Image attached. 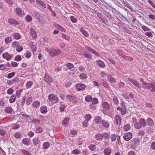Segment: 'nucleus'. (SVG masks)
Listing matches in <instances>:
<instances>
[{
  "label": "nucleus",
  "instance_id": "nucleus-1",
  "mask_svg": "<svg viewBox=\"0 0 155 155\" xmlns=\"http://www.w3.org/2000/svg\"><path fill=\"white\" fill-rule=\"evenodd\" d=\"M142 82V87L144 89H150L152 92L155 91V84L151 83H147L143 78L140 79Z\"/></svg>",
  "mask_w": 155,
  "mask_h": 155
},
{
  "label": "nucleus",
  "instance_id": "nucleus-2",
  "mask_svg": "<svg viewBox=\"0 0 155 155\" xmlns=\"http://www.w3.org/2000/svg\"><path fill=\"white\" fill-rule=\"evenodd\" d=\"M66 97L67 100L73 104H75L78 102V99L74 95L68 94L67 95Z\"/></svg>",
  "mask_w": 155,
  "mask_h": 155
},
{
  "label": "nucleus",
  "instance_id": "nucleus-3",
  "mask_svg": "<svg viewBox=\"0 0 155 155\" xmlns=\"http://www.w3.org/2000/svg\"><path fill=\"white\" fill-rule=\"evenodd\" d=\"M50 56L51 57H53L55 55H58L60 51L59 50L57 51L56 49L53 48H51L48 50Z\"/></svg>",
  "mask_w": 155,
  "mask_h": 155
},
{
  "label": "nucleus",
  "instance_id": "nucleus-4",
  "mask_svg": "<svg viewBox=\"0 0 155 155\" xmlns=\"http://www.w3.org/2000/svg\"><path fill=\"white\" fill-rule=\"evenodd\" d=\"M48 97L49 100L51 101H54L56 103L59 102V99L58 97L53 94H49Z\"/></svg>",
  "mask_w": 155,
  "mask_h": 155
},
{
  "label": "nucleus",
  "instance_id": "nucleus-5",
  "mask_svg": "<svg viewBox=\"0 0 155 155\" xmlns=\"http://www.w3.org/2000/svg\"><path fill=\"white\" fill-rule=\"evenodd\" d=\"M44 80L48 84H50L53 82V80L51 77L46 73L45 74Z\"/></svg>",
  "mask_w": 155,
  "mask_h": 155
},
{
  "label": "nucleus",
  "instance_id": "nucleus-6",
  "mask_svg": "<svg viewBox=\"0 0 155 155\" xmlns=\"http://www.w3.org/2000/svg\"><path fill=\"white\" fill-rule=\"evenodd\" d=\"M16 14L20 17H23L25 15L24 11H22L21 8H17L15 10Z\"/></svg>",
  "mask_w": 155,
  "mask_h": 155
},
{
  "label": "nucleus",
  "instance_id": "nucleus-7",
  "mask_svg": "<svg viewBox=\"0 0 155 155\" xmlns=\"http://www.w3.org/2000/svg\"><path fill=\"white\" fill-rule=\"evenodd\" d=\"M128 80L130 82L132 83L134 85L140 89H141V87L140 86L139 84L137 81L130 78H128Z\"/></svg>",
  "mask_w": 155,
  "mask_h": 155
},
{
  "label": "nucleus",
  "instance_id": "nucleus-8",
  "mask_svg": "<svg viewBox=\"0 0 155 155\" xmlns=\"http://www.w3.org/2000/svg\"><path fill=\"white\" fill-rule=\"evenodd\" d=\"M132 134L131 132H128L124 135L123 138L125 140L128 141L132 138Z\"/></svg>",
  "mask_w": 155,
  "mask_h": 155
},
{
  "label": "nucleus",
  "instance_id": "nucleus-9",
  "mask_svg": "<svg viewBox=\"0 0 155 155\" xmlns=\"http://www.w3.org/2000/svg\"><path fill=\"white\" fill-rule=\"evenodd\" d=\"M117 109L118 110H119L122 115L125 114L127 112V110L125 106H123L122 107H117Z\"/></svg>",
  "mask_w": 155,
  "mask_h": 155
},
{
  "label": "nucleus",
  "instance_id": "nucleus-10",
  "mask_svg": "<svg viewBox=\"0 0 155 155\" xmlns=\"http://www.w3.org/2000/svg\"><path fill=\"white\" fill-rule=\"evenodd\" d=\"M75 87L77 90L78 91H80L81 90H84L86 86L84 84L79 83L75 85Z\"/></svg>",
  "mask_w": 155,
  "mask_h": 155
},
{
  "label": "nucleus",
  "instance_id": "nucleus-11",
  "mask_svg": "<svg viewBox=\"0 0 155 155\" xmlns=\"http://www.w3.org/2000/svg\"><path fill=\"white\" fill-rule=\"evenodd\" d=\"M12 54H9L8 52L4 53L2 54V56L3 58L5 59L7 61H9L12 58Z\"/></svg>",
  "mask_w": 155,
  "mask_h": 155
},
{
  "label": "nucleus",
  "instance_id": "nucleus-12",
  "mask_svg": "<svg viewBox=\"0 0 155 155\" xmlns=\"http://www.w3.org/2000/svg\"><path fill=\"white\" fill-rule=\"evenodd\" d=\"M85 48L91 53L95 55L96 56H97V57H98L99 56V54L96 51H94L91 47L86 46L85 47Z\"/></svg>",
  "mask_w": 155,
  "mask_h": 155
},
{
  "label": "nucleus",
  "instance_id": "nucleus-13",
  "mask_svg": "<svg viewBox=\"0 0 155 155\" xmlns=\"http://www.w3.org/2000/svg\"><path fill=\"white\" fill-rule=\"evenodd\" d=\"M102 107L105 110H108L110 109L109 104L106 101L103 102L102 103Z\"/></svg>",
  "mask_w": 155,
  "mask_h": 155
},
{
  "label": "nucleus",
  "instance_id": "nucleus-14",
  "mask_svg": "<svg viewBox=\"0 0 155 155\" xmlns=\"http://www.w3.org/2000/svg\"><path fill=\"white\" fill-rule=\"evenodd\" d=\"M23 144L26 146H29L31 143L30 140L27 138H25L22 140Z\"/></svg>",
  "mask_w": 155,
  "mask_h": 155
},
{
  "label": "nucleus",
  "instance_id": "nucleus-15",
  "mask_svg": "<svg viewBox=\"0 0 155 155\" xmlns=\"http://www.w3.org/2000/svg\"><path fill=\"white\" fill-rule=\"evenodd\" d=\"M82 55L85 58H88L89 59H91L92 57V55L87 51L83 52L82 53Z\"/></svg>",
  "mask_w": 155,
  "mask_h": 155
},
{
  "label": "nucleus",
  "instance_id": "nucleus-16",
  "mask_svg": "<svg viewBox=\"0 0 155 155\" xmlns=\"http://www.w3.org/2000/svg\"><path fill=\"white\" fill-rule=\"evenodd\" d=\"M30 33L33 39H35L37 37V35L36 31L32 28L30 29Z\"/></svg>",
  "mask_w": 155,
  "mask_h": 155
},
{
  "label": "nucleus",
  "instance_id": "nucleus-17",
  "mask_svg": "<svg viewBox=\"0 0 155 155\" xmlns=\"http://www.w3.org/2000/svg\"><path fill=\"white\" fill-rule=\"evenodd\" d=\"M146 123L148 126L151 127L153 126L154 124L153 120L150 117H148L147 119Z\"/></svg>",
  "mask_w": 155,
  "mask_h": 155
},
{
  "label": "nucleus",
  "instance_id": "nucleus-18",
  "mask_svg": "<svg viewBox=\"0 0 155 155\" xmlns=\"http://www.w3.org/2000/svg\"><path fill=\"white\" fill-rule=\"evenodd\" d=\"M116 51L117 53L119 56L124 58L125 59H127L128 60H130V59L131 58L123 54L122 52L120 50L117 49V50Z\"/></svg>",
  "mask_w": 155,
  "mask_h": 155
},
{
  "label": "nucleus",
  "instance_id": "nucleus-19",
  "mask_svg": "<svg viewBox=\"0 0 155 155\" xmlns=\"http://www.w3.org/2000/svg\"><path fill=\"white\" fill-rule=\"evenodd\" d=\"M41 141V140L38 137H34L32 140V142L34 146H36L39 144Z\"/></svg>",
  "mask_w": 155,
  "mask_h": 155
},
{
  "label": "nucleus",
  "instance_id": "nucleus-20",
  "mask_svg": "<svg viewBox=\"0 0 155 155\" xmlns=\"http://www.w3.org/2000/svg\"><path fill=\"white\" fill-rule=\"evenodd\" d=\"M54 26L58 30H60L63 32H65L66 31V29L63 28L61 26L57 24H54Z\"/></svg>",
  "mask_w": 155,
  "mask_h": 155
},
{
  "label": "nucleus",
  "instance_id": "nucleus-21",
  "mask_svg": "<svg viewBox=\"0 0 155 155\" xmlns=\"http://www.w3.org/2000/svg\"><path fill=\"white\" fill-rule=\"evenodd\" d=\"M96 62L97 65L100 67L104 68L105 66V64L104 62L100 60H97Z\"/></svg>",
  "mask_w": 155,
  "mask_h": 155
},
{
  "label": "nucleus",
  "instance_id": "nucleus-22",
  "mask_svg": "<svg viewBox=\"0 0 155 155\" xmlns=\"http://www.w3.org/2000/svg\"><path fill=\"white\" fill-rule=\"evenodd\" d=\"M40 112L43 114H45L48 111L47 107L46 106H41L40 108Z\"/></svg>",
  "mask_w": 155,
  "mask_h": 155
},
{
  "label": "nucleus",
  "instance_id": "nucleus-23",
  "mask_svg": "<svg viewBox=\"0 0 155 155\" xmlns=\"http://www.w3.org/2000/svg\"><path fill=\"white\" fill-rule=\"evenodd\" d=\"M114 120L117 125L120 126L121 124V119L120 117L118 115L115 116Z\"/></svg>",
  "mask_w": 155,
  "mask_h": 155
},
{
  "label": "nucleus",
  "instance_id": "nucleus-24",
  "mask_svg": "<svg viewBox=\"0 0 155 155\" xmlns=\"http://www.w3.org/2000/svg\"><path fill=\"white\" fill-rule=\"evenodd\" d=\"M107 80L109 81L113 84L116 82V79L112 77L110 74L107 77Z\"/></svg>",
  "mask_w": 155,
  "mask_h": 155
},
{
  "label": "nucleus",
  "instance_id": "nucleus-25",
  "mask_svg": "<svg viewBox=\"0 0 155 155\" xmlns=\"http://www.w3.org/2000/svg\"><path fill=\"white\" fill-rule=\"evenodd\" d=\"M8 21L10 24L18 25L19 24L15 20L12 18H10L8 19Z\"/></svg>",
  "mask_w": 155,
  "mask_h": 155
},
{
  "label": "nucleus",
  "instance_id": "nucleus-26",
  "mask_svg": "<svg viewBox=\"0 0 155 155\" xmlns=\"http://www.w3.org/2000/svg\"><path fill=\"white\" fill-rule=\"evenodd\" d=\"M40 105V102L38 101H35L32 104V106L35 108H39Z\"/></svg>",
  "mask_w": 155,
  "mask_h": 155
},
{
  "label": "nucleus",
  "instance_id": "nucleus-27",
  "mask_svg": "<svg viewBox=\"0 0 155 155\" xmlns=\"http://www.w3.org/2000/svg\"><path fill=\"white\" fill-rule=\"evenodd\" d=\"M94 138L98 141L101 140L103 138L102 134H97L95 135Z\"/></svg>",
  "mask_w": 155,
  "mask_h": 155
},
{
  "label": "nucleus",
  "instance_id": "nucleus-28",
  "mask_svg": "<svg viewBox=\"0 0 155 155\" xmlns=\"http://www.w3.org/2000/svg\"><path fill=\"white\" fill-rule=\"evenodd\" d=\"M139 123L140 124L142 127H145L147 123L145 120L143 118H141L140 119Z\"/></svg>",
  "mask_w": 155,
  "mask_h": 155
},
{
  "label": "nucleus",
  "instance_id": "nucleus-29",
  "mask_svg": "<svg viewBox=\"0 0 155 155\" xmlns=\"http://www.w3.org/2000/svg\"><path fill=\"white\" fill-rule=\"evenodd\" d=\"M19 151L23 155H32L28 151L23 149H20Z\"/></svg>",
  "mask_w": 155,
  "mask_h": 155
},
{
  "label": "nucleus",
  "instance_id": "nucleus-30",
  "mask_svg": "<svg viewBox=\"0 0 155 155\" xmlns=\"http://www.w3.org/2000/svg\"><path fill=\"white\" fill-rule=\"evenodd\" d=\"M101 124L103 126L106 128H108L109 126V124L108 122L105 120H102L101 122Z\"/></svg>",
  "mask_w": 155,
  "mask_h": 155
},
{
  "label": "nucleus",
  "instance_id": "nucleus-31",
  "mask_svg": "<svg viewBox=\"0 0 155 155\" xmlns=\"http://www.w3.org/2000/svg\"><path fill=\"white\" fill-rule=\"evenodd\" d=\"M112 97H113L112 101L113 103L115 104H117L119 103V101L117 97L114 95Z\"/></svg>",
  "mask_w": 155,
  "mask_h": 155
},
{
  "label": "nucleus",
  "instance_id": "nucleus-32",
  "mask_svg": "<svg viewBox=\"0 0 155 155\" xmlns=\"http://www.w3.org/2000/svg\"><path fill=\"white\" fill-rule=\"evenodd\" d=\"M33 82L32 81H28L26 84L27 89L30 88L33 85Z\"/></svg>",
  "mask_w": 155,
  "mask_h": 155
},
{
  "label": "nucleus",
  "instance_id": "nucleus-33",
  "mask_svg": "<svg viewBox=\"0 0 155 155\" xmlns=\"http://www.w3.org/2000/svg\"><path fill=\"white\" fill-rule=\"evenodd\" d=\"M13 110V109L12 108L10 107H7L5 109V112L9 114L12 113Z\"/></svg>",
  "mask_w": 155,
  "mask_h": 155
},
{
  "label": "nucleus",
  "instance_id": "nucleus-34",
  "mask_svg": "<svg viewBox=\"0 0 155 155\" xmlns=\"http://www.w3.org/2000/svg\"><path fill=\"white\" fill-rule=\"evenodd\" d=\"M16 99V95L15 94H12L10 98L9 101L10 103L14 102Z\"/></svg>",
  "mask_w": 155,
  "mask_h": 155
},
{
  "label": "nucleus",
  "instance_id": "nucleus-35",
  "mask_svg": "<svg viewBox=\"0 0 155 155\" xmlns=\"http://www.w3.org/2000/svg\"><path fill=\"white\" fill-rule=\"evenodd\" d=\"M101 117L99 116H98L95 117L94 121L96 124H98L101 122Z\"/></svg>",
  "mask_w": 155,
  "mask_h": 155
},
{
  "label": "nucleus",
  "instance_id": "nucleus-36",
  "mask_svg": "<svg viewBox=\"0 0 155 155\" xmlns=\"http://www.w3.org/2000/svg\"><path fill=\"white\" fill-rule=\"evenodd\" d=\"M36 2L38 4L44 8H46V5L42 1L40 0H36Z\"/></svg>",
  "mask_w": 155,
  "mask_h": 155
},
{
  "label": "nucleus",
  "instance_id": "nucleus-37",
  "mask_svg": "<svg viewBox=\"0 0 155 155\" xmlns=\"http://www.w3.org/2000/svg\"><path fill=\"white\" fill-rule=\"evenodd\" d=\"M104 152L105 155H109L111 153V151L109 149L106 148L104 149Z\"/></svg>",
  "mask_w": 155,
  "mask_h": 155
},
{
  "label": "nucleus",
  "instance_id": "nucleus-38",
  "mask_svg": "<svg viewBox=\"0 0 155 155\" xmlns=\"http://www.w3.org/2000/svg\"><path fill=\"white\" fill-rule=\"evenodd\" d=\"M50 146L49 143L48 142H45L44 143L43 145V147L44 149H48Z\"/></svg>",
  "mask_w": 155,
  "mask_h": 155
},
{
  "label": "nucleus",
  "instance_id": "nucleus-39",
  "mask_svg": "<svg viewBox=\"0 0 155 155\" xmlns=\"http://www.w3.org/2000/svg\"><path fill=\"white\" fill-rule=\"evenodd\" d=\"M140 25L142 29L144 31H150L151 30L150 28H148L146 26H145L143 25L142 24H140Z\"/></svg>",
  "mask_w": 155,
  "mask_h": 155
},
{
  "label": "nucleus",
  "instance_id": "nucleus-40",
  "mask_svg": "<svg viewBox=\"0 0 155 155\" xmlns=\"http://www.w3.org/2000/svg\"><path fill=\"white\" fill-rule=\"evenodd\" d=\"M92 97L90 95H87L85 97V101L87 102H90L92 101Z\"/></svg>",
  "mask_w": 155,
  "mask_h": 155
},
{
  "label": "nucleus",
  "instance_id": "nucleus-41",
  "mask_svg": "<svg viewBox=\"0 0 155 155\" xmlns=\"http://www.w3.org/2000/svg\"><path fill=\"white\" fill-rule=\"evenodd\" d=\"M35 131L37 133H41L43 131V129L41 127H37L35 130Z\"/></svg>",
  "mask_w": 155,
  "mask_h": 155
},
{
  "label": "nucleus",
  "instance_id": "nucleus-42",
  "mask_svg": "<svg viewBox=\"0 0 155 155\" xmlns=\"http://www.w3.org/2000/svg\"><path fill=\"white\" fill-rule=\"evenodd\" d=\"M12 38L10 37H6L5 40V42L6 44H9L12 41Z\"/></svg>",
  "mask_w": 155,
  "mask_h": 155
},
{
  "label": "nucleus",
  "instance_id": "nucleus-43",
  "mask_svg": "<svg viewBox=\"0 0 155 155\" xmlns=\"http://www.w3.org/2000/svg\"><path fill=\"white\" fill-rule=\"evenodd\" d=\"M102 134L103 138L104 139L109 138L110 137V134L104 132Z\"/></svg>",
  "mask_w": 155,
  "mask_h": 155
},
{
  "label": "nucleus",
  "instance_id": "nucleus-44",
  "mask_svg": "<svg viewBox=\"0 0 155 155\" xmlns=\"http://www.w3.org/2000/svg\"><path fill=\"white\" fill-rule=\"evenodd\" d=\"M22 91V89H19L17 90L16 92V95L18 97H19L21 95V93Z\"/></svg>",
  "mask_w": 155,
  "mask_h": 155
},
{
  "label": "nucleus",
  "instance_id": "nucleus-45",
  "mask_svg": "<svg viewBox=\"0 0 155 155\" xmlns=\"http://www.w3.org/2000/svg\"><path fill=\"white\" fill-rule=\"evenodd\" d=\"M85 120L89 121L90 120L91 118V116L89 114H86L84 117Z\"/></svg>",
  "mask_w": 155,
  "mask_h": 155
},
{
  "label": "nucleus",
  "instance_id": "nucleus-46",
  "mask_svg": "<svg viewBox=\"0 0 155 155\" xmlns=\"http://www.w3.org/2000/svg\"><path fill=\"white\" fill-rule=\"evenodd\" d=\"M13 37L15 39L18 40L21 38V35L17 33L13 35Z\"/></svg>",
  "mask_w": 155,
  "mask_h": 155
},
{
  "label": "nucleus",
  "instance_id": "nucleus-47",
  "mask_svg": "<svg viewBox=\"0 0 155 155\" xmlns=\"http://www.w3.org/2000/svg\"><path fill=\"white\" fill-rule=\"evenodd\" d=\"M15 74L14 72L9 73L7 75V76L6 77L8 79H10L15 75Z\"/></svg>",
  "mask_w": 155,
  "mask_h": 155
},
{
  "label": "nucleus",
  "instance_id": "nucleus-48",
  "mask_svg": "<svg viewBox=\"0 0 155 155\" xmlns=\"http://www.w3.org/2000/svg\"><path fill=\"white\" fill-rule=\"evenodd\" d=\"M25 19L28 22H31L32 20L31 16L29 15H27L26 16Z\"/></svg>",
  "mask_w": 155,
  "mask_h": 155
},
{
  "label": "nucleus",
  "instance_id": "nucleus-49",
  "mask_svg": "<svg viewBox=\"0 0 155 155\" xmlns=\"http://www.w3.org/2000/svg\"><path fill=\"white\" fill-rule=\"evenodd\" d=\"M130 128V126L128 124H125L124 127L123 129L124 130L127 131Z\"/></svg>",
  "mask_w": 155,
  "mask_h": 155
},
{
  "label": "nucleus",
  "instance_id": "nucleus-50",
  "mask_svg": "<svg viewBox=\"0 0 155 155\" xmlns=\"http://www.w3.org/2000/svg\"><path fill=\"white\" fill-rule=\"evenodd\" d=\"M71 21L74 23H75L77 21V20L74 16H71L70 17Z\"/></svg>",
  "mask_w": 155,
  "mask_h": 155
},
{
  "label": "nucleus",
  "instance_id": "nucleus-51",
  "mask_svg": "<svg viewBox=\"0 0 155 155\" xmlns=\"http://www.w3.org/2000/svg\"><path fill=\"white\" fill-rule=\"evenodd\" d=\"M88 147L90 150L92 151L94 150L96 148L95 145L92 144L89 145Z\"/></svg>",
  "mask_w": 155,
  "mask_h": 155
},
{
  "label": "nucleus",
  "instance_id": "nucleus-52",
  "mask_svg": "<svg viewBox=\"0 0 155 155\" xmlns=\"http://www.w3.org/2000/svg\"><path fill=\"white\" fill-rule=\"evenodd\" d=\"M69 121V119L68 117H66L63 120L62 122V124L63 125L67 124Z\"/></svg>",
  "mask_w": 155,
  "mask_h": 155
},
{
  "label": "nucleus",
  "instance_id": "nucleus-53",
  "mask_svg": "<svg viewBox=\"0 0 155 155\" xmlns=\"http://www.w3.org/2000/svg\"><path fill=\"white\" fill-rule=\"evenodd\" d=\"M79 77L82 80L85 79L87 78V75L83 73H81L79 75Z\"/></svg>",
  "mask_w": 155,
  "mask_h": 155
},
{
  "label": "nucleus",
  "instance_id": "nucleus-54",
  "mask_svg": "<svg viewBox=\"0 0 155 155\" xmlns=\"http://www.w3.org/2000/svg\"><path fill=\"white\" fill-rule=\"evenodd\" d=\"M72 153L74 154H78L80 153V151L78 149H76L72 151Z\"/></svg>",
  "mask_w": 155,
  "mask_h": 155
},
{
  "label": "nucleus",
  "instance_id": "nucleus-55",
  "mask_svg": "<svg viewBox=\"0 0 155 155\" xmlns=\"http://www.w3.org/2000/svg\"><path fill=\"white\" fill-rule=\"evenodd\" d=\"M116 138L117 136L116 134H112L110 137L111 140L112 141H115L116 139Z\"/></svg>",
  "mask_w": 155,
  "mask_h": 155
},
{
  "label": "nucleus",
  "instance_id": "nucleus-56",
  "mask_svg": "<svg viewBox=\"0 0 155 155\" xmlns=\"http://www.w3.org/2000/svg\"><path fill=\"white\" fill-rule=\"evenodd\" d=\"M21 136V134L18 132H17L14 134V137L16 138H19Z\"/></svg>",
  "mask_w": 155,
  "mask_h": 155
},
{
  "label": "nucleus",
  "instance_id": "nucleus-57",
  "mask_svg": "<svg viewBox=\"0 0 155 155\" xmlns=\"http://www.w3.org/2000/svg\"><path fill=\"white\" fill-rule=\"evenodd\" d=\"M21 58L20 55H18L16 56L15 58V61H19L21 60Z\"/></svg>",
  "mask_w": 155,
  "mask_h": 155
},
{
  "label": "nucleus",
  "instance_id": "nucleus-58",
  "mask_svg": "<svg viewBox=\"0 0 155 155\" xmlns=\"http://www.w3.org/2000/svg\"><path fill=\"white\" fill-rule=\"evenodd\" d=\"M32 97H28L26 100V104L27 105H29L30 104L31 101H32Z\"/></svg>",
  "mask_w": 155,
  "mask_h": 155
},
{
  "label": "nucleus",
  "instance_id": "nucleus-59",
  "mask_svg": "<svg viewBox=\"0 0 155 155\" xmlns=\"http://www.w3.org/2000/svg\"><path fill=\"white\" fill-rule=\"evenodd\" d=\"M134 126L135 128L137 129H140L141 127V125L139 122L138 123L137 122L135 123L134 124Z\"/></svg>",
  "mask_w": 155,
  "mask_h": 155
},
{
  "label": "nucleus",
  "instance_id": "nucleus-60",
  "mask_svg": "<svg viewBox=\"0 0 155 155\" xmlns=\"http://www.w3.org/2000/svg\"><path fill=\"white\" fill-rule=\"evenodd\" d=\"M67 66L69 69L73 68L74 67L73 64L71 63H68L67 64Z\"/></svg>",
  "mask_w": 155,
  "mask_h": 155
},
{
  "label": "nucleus",
  "instance_id": "nucleus-61",
  "mask_svg": "<svg viewBox=\"0 0 155 155\" xmlns=\"http://www.w3.org/2000/svg\"><path fill=\"white\" fill-rule=\"evenodd\" d=\"M131 141L132 142H133L132 144L133 145L137 144L139 142L137 138L134 139H133Z\"/></svg>",
  "mask_w": 155,
  "mask_h": 155
},
{
  "label": "nucleus",
  "instance_id": "nucleus-62",
  "mask_svg": "<svg viewBox=\"0 0 155 155\" xmlns=\"http://www.w3.org/2000/svg\"><path fill=\"white\" fill-rule=\"evenodd\" d=\"M124 5L125 6H126V7L130 9H131V7L130 6L129 4L127 1H126V2H124Z\"/></svg>",
  "mask_w": 155,
  "mask_h": 155
},
{
  "label": "nucleus",
  "instance_id": "nucleus-63",
  "mask_svg": "<svg viewBox=\"0 0 155 155\" xmlns=\"http://www.w3.org/2000/svg\"><path fill=\"white\" fill-rule=\"evenodd\" d=\"M66 106L65 105L63 104L59 107V110L63 112L64 111Z\"/></svg>",
  "mask_w": 155,
  "mask_h": 155
},
{
  "label": "nucleus",
  "instance_id": "nucleus-64",
  "mask_svg": "<svg viewBox=\"0 0 155 155\" xmlns=\"http://www.w3.org/2000/svg\"><path fill=\"white\" fill-rule=\"evenodd\" d=\"M14 92V90L12 88H10L8 89L7 91V93L8 94H11Z\"/></svg>",
  "mask_w": 155,
  "mask_h": 155
}]
</instances>
